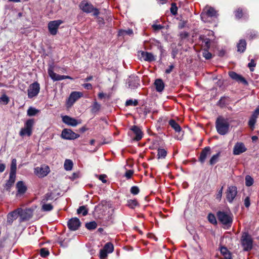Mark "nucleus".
Wrapping results in <instances>:
<instances>
[{
  "label": "nucleus",
  "instance_id": "nucleus-64",
  "mask_svg": "<svg viewBox=\"0 0 259 259\" xmlns=\"http://www.w3.org/2000/svg\"><path fill=\"white\" fill-rule=\"evenodd\" d=\"M93 79L92 76H89L84 79V81L88 82L91 80Z\"/></svg>",
  "mask_w": 259,
  "mask_h": 259
},
{
  "label": "nucleus",
  "instance_id": "nucleus-19",
  "mask_svg": "<svg viewBox=\"0 0 259 259\" xmlns=\"http://www.w3.org/2000/svg\"><path fill=\"white\" fill-rule=\"evenodd\" d=\"M131 130L133 132L136 136L134 138L135 140L139 141L142 139L143 136V134L141 129L139 127L136 125H134L131 127Z\"/></svg>",
  "mask_w": 259,
  "mask_h": 259
},
{
  "label": "nucleus",
  "instance_id": "nucleus-36",
  "mask_svg": "<svg viewBox=\"0 0 259 259\" xmlns=\"http://www.w3.org/2000/svg\"><path fill=\"white\" fill-rule=\"evenodd\" d=\"M38 112V110L32 107H30L27 111V115L29 116H34Z\"/></svg>",
  "mask_w": 259,
  "mask_h": 259
},
{
  "label": "nucleus",
  "instance_id": "nucleus-32",
  "mask_svg": "<svg viewBox=\"0 0 259 259\" xmlns=\"http://www.w3.org/2000/svg\"><path fill=\"white\" fill-rule=\"evenodd\" d=\"M257 118V117H256L252 115L248 121V126L252 131H253L254 128V125L256 122Z\"/></svg>",
  "mask_w": 259,
  "mask_h": 259
},
{
  "label": "nucleus",
  "instance_id": "nucleus-1",
  "mask_svg": "<svg viewBox=\"0 0 259 259\" xmlns=\"http://www.w3.org/2000/svg\"><path fill=\"white\" fill-rule=\"evenodd\" d=\"M215 123L216 128L219 134L225 135L228 133L230 123L227 119L220 116L217 118Z\"/></svg>",
  "mask_w": 259,
  "mask_h": 259
},
{
  "label": "nucleus",
  "instance_id": "nucleus-40",
  "mask_svg": "<svg viewBox=\"0 0 259 259\" xmlns=\"http://www.w3.org/2000/svg\"><path fill=\"white\" fill-rule=\"evenodd\" d=\"M53 199L54 197L53 196L52 193H48L44 196L42 202L43 203H46L47 201L52 200Z\"/></svg>",
  "mask_w": 259,
  "mask_h": 259
},
{
  "label": "nucleus",
  "instance_id": "nucleus-41",
  "mask_svg": "<svg viewBox=\"0 0 259 259\" xmlns=\"http://www.w3.org/2000/svg\"><path fill=\"white\" fill-rule=\"evenodd\" d=\"M220 156V153H218L215 155H213L210 159L209 163L210 165H213L215 164L219 159Z\"/></svg>",
  "mask_w": 259,
  "mask_h": 259
},
{
  "label": "nucleus",
  "instance_id": "nucleus-15",
  "mask_svg": "<svg viewBox=\"0 0 259 259\" xmlns=\"http://www.w3.org/2000/svg\"><path fill=\"white\" fill-rule=\"evenodd\" d=\"M247 150L244 144L242 142H237L235 144L233 148V154L240 155Z\"/></svg>",
  "mask_w": 259,
  "mask_h": 259
},
{
  "label": "nucleus",
  "instance_id": "nucleus-35",
  "mask_svg": "<svg viewBox=\"0 0 259 259\" xmlns=\"http://www.w3.org/2000/svg\"><path fill=\"white\" fill-rule=\"evenodd\" d=\"M78 214H82V215L85 216L88 213V210L85 206H80L77 210Z\"/></svg>",
  "mask_w": 259,
  "mask_h": 259
},
{
  "label": "nucleus",
  "instance_id": "nucleus-20",
  "mask_svg": "<svg viewBox=\"0 0 259 259\" xmlns=\"http://www.w3.org/2000/svg\"><path fill=\"white\" fill-rule=\"evenodd\" d=\"M229 74L232 79L238 81V82L242 83L244 84H247V82L245 79L241 75L236 73V72L231 71L229 72Z\"/></svg>",
  "mask_w": 259,
  "mask_h": 259
},
{
  "label": "nucleus",
  "instance_id": "nucleus-29",
  "mask_svg": "<svg viewBox=\"0 0 259 259\" xmlns=\"http://www.w3.org/2000/svg\"><path fill=\"white\" fill-rule=\"evenodd\" d=\"M169 124L176 132H180L181 131V126L175 120L173 119L170 120L169 121Z\"/></svg>",
  "mask_w": 259,
  "mask_h": 259
},
{
  "label": "nucleus",
  "instance_id": "nucleus-33",
  "mask_svg": "<svg viewBox=\"0 0 259 259\" xmlns=\"http://www.w3.org/2000/svg\"><path fill=\"white\" fill-rule=\"evenodd\" d=\"M100 108L101 105L97 103L96 101H95L91 106V111L94 113H97L100 110Z\"/></svg>",
  "mask_w": 259,
  "mask_h": 259
},
{
  "label": "nucleus",
  "instance_id": "nucleus-34",
  "mask_svg": "<svg viewBox=\"0 0 259 259\" xmlns=\"http://www.w3.org/2000/svg\"><path fill=\"white\" fill-rule=\"evenodd\" d=\"M158 158H164L167 155V151L164 149L159 148L157 150Z\"/></svg>",
  "mask_w": 259,
  "mask_h": 259
},
{
  "label": "nucleus",
  "instance_id": "nucleus-30",
  "mask_svg": "<svg viewBox=\"0 0 259 259\" xmlns=\"http://www.w3.org/2000/svg\"><path fill=\"white\" fill-rule=\"evenodd\" d=\"M16 169H17V160L15 158H14L12 160L11 166H10V174L16 175Z\"/></svg>",
  "mask_w": 259,
  "mask_h": 259
},
{
  "label": "nucleus",
  "instance_id": "nucleus-43",
  "mask_svg": "<svg viewBox=\"0 0 259 259\" xmlns=\"http://www.w3.org/2000/svg\"><path fill=\"white\" fill-rule=\"evenodd\" d=\"M138 102L137 100H133V99H130L127 100L125 102V106H136L138 105Z\"/></svg>",
  "mask_w": 259,
  "mask_h": 259
},
{
  "label": "nucleus",
  "instance_id": "nucleus-49",
  "mask_svg": "<svg viewBox=\"0 0 259 259\" xmlns=\"http://www.w3.org/2000/svg\"><path fill=\"white\" fill-rule=\"evenodd\" d=\"M178 8L175 3H172L170 8V12L173 15H176L177 13Z\"/></svg>",
  "mask_w": 259,
  "mask_h": 259
},
{
  "label": "nucleus",
  "instance_id": "nucleus-25",
  "mask_svg": "<svg viewBox=\"0 0 259 259\" xmlns=\"http://www.w3.org/2000/svg\"><path fill=\"white\" fill-rule=\"evenodd\" d=\"M154 84L156 88V90L157 92H161L163 90L164 84L162 79H156L154 82Z\"/></svg>",
  "mask_w": 259,
  "mask_h": 259
},
{
  "label": "nucleus",
  "instance_id": "nucleus-27",
  "mask_svg": "<svg viewBox=\"0 0 259 259\" xmlns=\"http://www.w3.org/2000/svg\"><path fill=\"white\" fill-rule=\"evenodd\" d=\"M16 180V175L10 174L9 180L7 181L6 186L7 188H10L15 183Z\"/></svg>",
  "mask_w": 259,
  "mask_h": 259
},
{
  "label": "nucleus",
  "instance_id": "nucleus-54",
  "mask_svg": "<svg viewBox=\"0 0 259 259\" xmlns=\"http://www.w3.org/2000/svg\"><path fill=\"white\" fill-rule=\"evenodd\" d=\"M244 205L246 207H249L250 205V198L249 197H247L245 198V200H244Z\"/></svg>",
  "mask_w": 259,
  "mask_h": 259
},
{
  "label": "nucleus",
  "instance_id": "nucleus-2",
  "mask_svg": "<svg viewBox=\"0 0 259 259\" xmlns=\"http://www.w3.org/2000/svg\"><path fill=\"white\" fill-rule=\"evenodd\" d=\"M79 7L85 13H90L93 12V15L95 16H98L100 13L98 9L94 8L91 3L87 1H82L79 5Z\"/></svg>",
  "mask_w": 259,
  "mask_h": 259
},
{
  "label": "nucleus",
  "instance_id": "nucleus-23",
  "mask_svg": "<svg viewBox=\"0 0 259 259\" xmlns=\"http://www.w3.org/2000/svg\"><path fill=\"white\" fill-rule=\"evenodd\" d=\"M16 188L17 189V196L18 195L23 194L27 190L26 186L22 181H19L16 184Z\"/></svg>",
  "mask_w": 259,
  "mask_h": 259
},
{
  "label": "nucleus",
  "instance_id": "nucleus-48",
  "mask_svg": "<svg viewBox=\"0 0 259 259\" xmlns=\"http://www.w3.org/2000/svg\"><path fill=\"white\" fill-rule=\"evenodd\" d=\"M53 207L51 204H44L42 206V209L44 211H50L52 210Z\"/></svg>",
  "mask_w": 259,
  "mask_h": 259
},
{
  "label": "nucleus",
  "instance_id": "nucleus-13",
  "mask_svg": "<svg viewBox=\"0 0 259 259\" xmlns=\"http://www.w3.org/2000/svg\"><path fill=\"white\" fill-rule=\"evenodd\" d=\"M81 223L77 218H73L70 219L67 223L68 228L72 231L77 230L80 227Z\"/></svg>",
  "mask_w": 259,
  "mask_h": 259
},
{
  "label": "nucleus",
  "instance_id": "nucleus-46",
  "mask_svg": "<svg viewBox=\"0 0 259 259\" xmlns=\"http://www.w3.org/2000/svg\"><path fill=\"white\" fill-rule=\"evenodd\" d=\"M49 251L48 249L45 248H42L40 250V254L41 257H46L49 254Z\"/></svg>",
  "mask_w": 259,
  "mask_h": 259
},
{
  "label": "nucleus",
  "instance_id": "nucleus-55",
  "mask_svg": "<svg viewBox=\"0 0 259 259\" xmlns=\"http://www.w3.org/2000/svg\"><path fill=\"white\" fill-rule=\"evenodd\" d=\"M106 178V176L105 175H101L99 176V179L103 183H106L107 182V181L105 179Z\"/></svg>",
  "mask_w": 259,
  "mask_h": 259
},
{
  "label": "nucleus",
  "instance_id": "nucleus-24",
  "mask_svg": "<svg viewBox=\"0 0 259 259\" xmlns=\"http://www.w3.org/2000/svg\"><path fill=\"white\" fill-rule=\"evenodd\" d=\"M19 210H21L20 209L17 208L8 214V222L10 223H12L14 220H16L19 216Z\"/></svg>",
  "mask_w": 259,
  "mask_h": 259
},
{
  "label": "nucleus",
  "instance_id": "nucleus-10",
  "mask_svg": "<svg viewBox=\"0 0 259 259\" xmlns=\"http://www.w3.org/2000/svg\"><path fill=\"white\" fill-rule=\"evenodd\" d=\"M50 171V167L48 165H42L40 167H37L34 168L35 175L39 178H43L46 176Z\"/></svg>",
  "mask_w": 259,
  "mask_h": 259
},
{
  "label": "nucleus",
  "instance_id": "nucleus-52",
  "mask_svg": "<svg viewBox=\"0 0 259 259\" xmlns=\"http://www.w3.org/2000/svg\"><path fill=\"white\" fill-rule=\"evenodd\" d=\"M256 64L253 59H251L250 62L248 63V66L249 67L251 71H253L254 69L253 68L255 66Z\"/></svg>",
  "mask_w": 259,
  "mask_h": 259
},
{
  "label": "nucleus",
  "instance_id": "nucleus-8",
  "mask_svg": "<svg viewBox=\"0 0 259 259\" xmlns=\"http://www.w3.org/2000/svg\"><path fill=\"white\" fill-rule=\"evenodd\" d=\"M114 250V246L110 242L107 243L103 248L100 251V259H106L108 253H112Z\"/></svg>",
  "mask_w": 259,
  "mask_h": 259
},
{
  "label": "nucleus",
  "instance_id": "nucleus-45",
  "mask_svg": "<svg viewBox=\"0 0 259 259\" xmlns=\"http://www.w3.org/2000/svg\"><path fill=\"white\" fill-rule=\"evenodd\" d=\"M138 204L136 200H129L127 201V205L131 208H134Z\"/></svg>",
  "mask_w": 259,
  "mask_h": 259
},
{
  "label": "nucleus",
  "instance_id": "nucleus-59",
  "mask_svg": "<svg viewBox=\"0 0 259 259\" xmlns=\"http://www.w3.org/2000/svg\"><path fill=\"white\" fill-rule=\"evenodd\" d=\"M174 68V66L172 65H170L168 68L165 70V73L166 74L170 73Z\"/></svg>",
  "mask_w": 259,
  "mask_h": 259
},
{
  "label": "nucleus",
  "instance_id": "nucleus-60",
  "mask_svg": "<svg viewBox=\"0 0 259 259\" xmlns=\"http://www.w3.org/2000/svg\"><path fill=\"white\" fill-rule=\"evenodd\" d=\"M83 87L87 90H91L92 89V85L91 83H87L83 84Z\"/></svg>",
  "mask_w": 259,
  "mask_h": 259
},
{
  "label": "nucleus",
  "instance_id": "nucleus-9",
  "mask_svg": "<svg viewBox=\"0 0 259 259\" xmlns=\"http://www.w3.org/2000/svg\"><path fill=\"white\" fill-rule=\"evenodd\" d=\"M237 194V187L234 186H230L228 187L226 192V198L228 202L231 203L236 196Z\"/></svg>",
  "mask_w": 259,
  "mask_h": 259
},
{
  "label": "nucleus",
  "instance_id": "nucleus-6",
  "mask_svg": "<svg viewBox=\"0 0 259 259\" xmlns=\"http://www.w3.org/2000/svg\"><path fill=\"white\" fill-rule=\"evenodd\" d=\"M40 91V85L37 82L31 83L28 87V97L31 99L37 96Z\"/></svg>",
  "mask_w": 259,
  "mask_h": 259
},
{
  "label": "nucleus",
  "instance_id": "nucleus-57",
  "mask_svg": "<svg viewBox=\"0 0 259 259\" xmlns=\"http://www.w3.org/2000/svg\"><path fill=\"white\" fill-rule=\"evenodd\" d=\"M252 115L256 117H258L259 115V105L256 107Z\"/></svg>",
  "mask_w": 259,
  "mask_h": 259
},
{
  "label": "nucleus",
  "instance_id": "nucleus-39",
  "mask_svg": "<svg viewBox=\"0 0 259 259\" xmlns=\"http://www.w3.org/2000/svg\"><path fill=\"white\" fill-rule=\"evenodd\" d=\"M10 101L9 98L6 95L3 94L0 97V103H2L4 105H7Z\"/></svg>",
  "mask_w": 259,
  "mask_h": 259
},
{
  "label": "nucleus",
  "instance_id": "nucleus-16",
  "mask_svg": "<svg viewBox=\"0 0 259 259\" xmlns=\"http://www.w3.org/2000/svg\"><path fill=\"white\" fill-rule=\"evenodd\" d=\"M83 96V94L79 92H73L71 93L67 101V104L72 105L74 102Z\"/></svg>",
  "mask_w": 259,
  "mask_h": 259
},
{
  "label": "nucleus",
  "instance_id": "nucleus-37",
  "mask_svg": "<svg viewBox=\"0 0 259 259\" xmlns=\"http://www.w3.org/2000/svg\"><path fill=\"white\" fill-rule=\"evenodd\" d=\"M97 226V224L95 221L91 222L85 224V227L90 230L95 229Z\"/></svg>",
  "mask_w": 259,
  "mask_h": 259
},
{
  "label": "nucleus",
  "instance_id": "nucleus-22",
  "mask_svg": "<svg viewBox=\"0 0 259 259\" xmlns=\"http://www.w3.org/2000/svg\"><path fill=\"white\" fill-rule=\"evenodd\" d=\"M48 72L49 76L54 81H59L62 80V77H63V75H59L56 73L54 72L52 67H49V68L48 69Z\"/></svg>",
  "mask_w": 259,
  "mask_h": 259
},
{
  "label": "nucleus",
  "instance_id": "nucleus-28",
  "mask_svg": "<svg viewBox=\"0 0 259 259\" xmlns=\"http://www.w3.org/2000/svg\"><path fill=\"white\" fill-rule=\"evenodd\" d=\"M246 43L244 40H240L237 45V51L243 53L246 49Z\"/></svg>",
  "mask_w": 259,
  "mask_h": 259
},
{
  "label": "nucleus",
  "instance_id": "nucleus-47",
  "mask_svg": "<svg viewBox=\"0 0 259 259\" xmlns=\"http://www.w3.org/2000/svg\"><path fill=\"white\" fill-rule=\"evenodd\" d=\"M208 49H204L203 52V56L207 60L210 59L211 57V54L208 52Z\"/></svg>",
  "mask_w": 259,
  "mask_h": 259
},
{
  "label": "nucleus",
  "instance_id": "nucleus-44",
  "mask_svg": "<svg viewBox=\"0 0 259 259\" xmlns=\"http://www.w3.org/2000/svg\"><path fill=\"white\" fill-rule=\"evenodd\" d=\"M207 218H208V221L211 223L212 224H217V220H216V218H215V217L214 216V214H212V213H209L208 215V217H207Z\"/></svg>",
  "mask_w": 259,
  "mask_h": 259
},
{
  "label": "nucleus",
  "instance_id": "nucleus-51",
  "mask_svg": "<svg viewBox=\"0 0 259 259\" xmlns=\"http://www.w3.org/2000/svg\"><path fill=\"white\" fill-rule=\"evenodd\" d=\"M242 10L240 8H238L236 11H235V16L237 18H240L242 16Z\"/></svg>",
  "mask_w": 259,
  "mask_h": 259
},
{
  "label": "nucleus",
  "instance_id": "nucleus-58",
  "mask_svg": "<svg viewBox=\"0 0 259 259\" xmlns=\"http://www.w3.org/2000/svg\"><path fill=\"white\" fill-rule=\"evenodd\" d=\"M153 28L155 30H158L163 28V26L161 25L153 24L152 25Z\"/></svg>",
  "mask_w": 259,
  "mask_h": 259
},
{
  "label": "nucleus",
  "instance_id": "nucleus-18",
  "mask_svg": "<svg viewBox=\"0 0 259 259\" xmlns=\"http://www.w3.org/2000/svg\"><path fill=\"white\" fill-rule=\"evenodd\" d=\"M62 121L64 123L72 126H75L78 124L81 123L80 121L78 122V121L75 118L70 117L67 115L62 117Z\"/></svg>",
  "mask_w": 259,
  "mask_h": 259
},
{
  "label": "nucleus",
  "instance_id": "nucleus-12",
  "mask_svg": "<svg viewBox=\"0 0 259 259\" xmlns=\"http://www.w3.org/2000/svg\"><path fill=\"white\" fill-rule=\"evenodd\" d=\"M21 210H19V216L21 221H24L29 220L32 216L33 210L31 208H26L23 209L21 208H18Z\"/></svg>",
  "mask_w": 259,
  "mask_h": 259
},
{
  "label": "nucleus",
  "instance_id": "nucleus-21",
  "mask_svg": "<svg viewBox=\"0 0 259 259\" xmlns=\"http://www.w3.org/2000/svg\"><path fill=\"white\" fill-rule=\"evenodd\" d=\"M211 154V149L209 147H205L201 151L199 158V161L203 163L207 156Z\"/></svg>",
  "mask_w": 259,
  "mask_h": 259
},
{
  "label": "nucleus",
  "instance_id": "nucleus-7",
  "mask_svg": "<svg viewBox=\"0 0 259 259\" xmlns=\"http://www.w3.org/2000/svg\"><path fill=\"white\" fill-rule=\"evenodd\" d=\"M217 11L214 10V9L212 7L209 6H206L204 9L203 10V12L201 14V19L204 22H206V17H214L217 16Z\"/></svg>",
  "mask_w": 259,
  "mask_h": 259
},
{
  "label": "nucleus",
  "instance_id": "nucleus-31",
  "mask_svg": "<svg viewBox=\"0 0 259 259\" xmlns=\"http://www.w3.org/2000/svg\"><path fill=\"white\" fill-rule=\"evenodd\" d=\"M73 165V163L72 160L70 159H66L65 161L64 164V169L66 170H71L72 168Z\"/></svg>",
  "mask_w": 259,
  "mask_h": 259
},
{
  "label": "nucleus",
  "instance_id": "nucleus-4",
  "mask_svg": "<svg viewBox=\"0 0 259 259\" xmlns=\"http://www.w3.org/2000/svg\"><path fill=\"white\" fill-rule=\"evenodd\" d=\"M253 240L250 235L248 233H243L241 238V244L243 250L248 251L252 248Z\"/></svg>",
  "mask_w": 259,
  "mask_h": 259
},
{
  "label": "nucleus",
  "instance_id": "nucleus-3",
  "mask_svg": "<svg viewBox=\"0 0 259 259\" xmlns=\"http://www.w3.org/2000/svg\"><path fill=\"white\" fill-rule=\"evenodd\" d=\"M219 221L223 225L230 226L232 223V215L230 212L219 211L217 212Z\"/></svg>",
  "mask_w": 259,
  "mask_h": 259
},
{
  "label": "nucleus",
  "instance_id": "nucleus-56",
  "mask_svg": "<svg viewBox=\"0 0 259 259\" xmlns=\"http://www.w3.org/2000/svg\"><path fill=\"white\" fill-rule=\"evenodd\" d=\"M133 174V171L131 170H128L125 172V176L127 179H130L131 178Z\"/></svg>",
  "mask_w": 259,
  "mask_h": 259
},
{
  "label": "nucleus",
  "instance_id": "nucleus-17",
  "mask_svg": "<svg viewBox=\"0 0 259 259\" xmlns=\"http://www.w3.org/2000/svg\"><path fill=\"white\" fill-rule=\"evenodd\" d=\"M138 56L141 59H143L146 61L151 62L154 60L153 55L151 53H148L147 52H138Z\"/></svg>",
  "mask_w": 259,
  "mask_h": 259
},
{
  "label": "nucleus",
  "instance_id": "nucleus-53",
  "mask_svg": "<svg viewBox=\"0 0 259 259\" xmlns=\"http://www.w3.org/2000/svg\"><path fill=\"white\" fill-rule=\"evenodd\" d=\"M223 187L222 186L220 190H219L218 192V193L216 196V199L220 200L223 193Z\"/></svg>",
  "mask_w": 259,
  "mask_h": 259
},
{
  "label": "nucleus",
  "instance_id": "nucleus-42",
  "mask_svg": "<svg viewBox=\"0 0 259 259\" xmlns=\"http://www.w3.org/2000/svg\"><path fill=\"white\" fill-rule=\"evenodd\" d=\"M253 178L247 175L245 177V185L246 186L249 187L253 185Z\"/></svg>",
  "mask_w": 259,
  "mask_h": 259
},
{
  "label": "nucleus",
  "instance_id": "nucleus-14",
  "mask_svg": "<svg viewBox=\"0 0 259 259\" xmlns=\"http://www.w3.org/2000/svg\"><path fill=\"white\" fill-rule=\"evenodd\" d=\"M62 138L65 139H75L79 137V135L69 129H64L61 134Z\"/></svg>",
  "mask_w": 259,
  "mask_h": 259
},
{
  "label": "nucleus",
  "instance_id": "nucleus-63",
  "mask_svg": "<svg viewBox=\"0 0 259 259\" xmlns=\"http://www.w3.org/2000/svg\"><path fill=\"white\" fill-rule=\"evenodd\" d=\"M225 54V51L223 50H222L219 52L218 55L220 57H223Z\"/></svg>",
  "mask_w": 259,
  "mask_h": 259
},
{
  "label": "nucleus",
  "instance_id": "nucleus-11",
  "mask_svg": "<svg viewBox=\"0 0 259 259\" xmlns=\"http://www.w3.org/2000/svg\"><path fill=\"white\" fill-rule=\"evenodd\" d=\"M62 23L60 20L50 21L48 24V29L50 33L52 35H56L57 33L58 29L59 26Z\"/></svg>",
  "mask_w": 259,
  "mask_h": 259
},
{
  "label": "nucleus",
  "instance_id": "nucleus-26",
  "mask_svg": "<svg viewBox=\"0 0 259 259\" xmlns=\"http://www.w3.org/2000/svg\"><path fill=\"white\" fill-rule=\"evenodd\" d=\"M220 250L224 259H232L231 253L226 247H222Z\"/></svg>",
  "mask_w": 259,
  "mask_h": 259
},
{
  "label": "nucleus",
  "instance_id": "nucleus-61",
  "mask_svg": "<svg viewBox=\"0 0 259 259\" xmlns=\"http://www.w3.org/2000/svg\"><path fill=\"white\" fill-rule=\"evenodd\" d=\"M181 38H186L188 36V33L187 32H183L180 34Z\"/></svg>",
  "mask_w": 259,
  "mask_h": 259
},
{
  "label": "nucleus",
  "instance_id": "nucleus-62",
  "mask_svg": "<svg viewBox=\"0 0 259 259\" xmlns=\"http://www.w3.org/2000/svg\"><path fill=\"white\" fill-rule=\"evenodd\" d=\"M6 168V165L5 164L0 163V172H3Z\"/></svg>",
  "mask_w": 259,
  "mask_h": 259
},
{
  "label": "nucleus",
  "instance_id": "nucleus-5",
  "mask_svg": "<svg viewBox=\"0 0 259 259\" xmlns=\"http://www.w3.org/2000/svg\"><path fill=\"white\" fill-rule=\"evenodd\" d=\"M34 123V120L32 119H28L25 123L24 127L22 128L19 135L21 137L24 136H30L32 134V128Z\"/></svg>",
  "mask_w": 259,
  "mask_h": 259
},
{
  "label": "nucleus",
  "instance_id": "nucleus-38",
  "mask_svg": "<svg viewBox=\"0 0 259 259\" xmlns=\"http://www.w3.org/2000/svg\"><path fill=\"white\" fill-rule=\"evenodd\" d=\"M202 46L205 49H209L210 46V40L208 38H203L202 39Z\"/></svg>",
  "mask_w": 259,
  "mask_h": 259
},
{
  "label": "nucleus",
  "instance_id": "nucleus-50",
  "mask_svg": "<svg viewBox=\"0 0 259 259\" xmlns=\"http://www.w3.org/2000/svg\"><path fill=\"white\" fill-rule=\"evenodd\" d=\"M131 193L134 195H137L139 193L140 190L137 186H133L131 188Z\"/></svg>",
  "mask_w": 259,
  "mask_h": 259
}]
</instances>
